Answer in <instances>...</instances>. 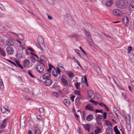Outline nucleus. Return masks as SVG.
Instances as JSON below:
<instances>
[{"label": "nucleus", "mask_w": 134, "mask_h": 134, "mask_svg": "<svg viewBox=\"0 0 134 134\" xmlns=\"http://www.w3.org/2000/svg\"><path fill=\"white\" fill-rule=\"evenodd\" d=\"M37 41L39 43H41L45 47L43 38L42 36H40L38 37L37 38Z\"/></svg>", "instance_id": "11"}, {"label": "nucleus", "mask_w": 134, "mask_h": 134, "mask_svg": "<svg viewBox=\"0 0 134 134\" xmlns=\"http://www.w3.org/2000/svg\"><path fill=\"white\" fill-rule=\"evenodd\" d=\"M97 104H98L99 105H100L101 107L104 106V105H105V104H104L101 102L100 103H99L97 102Z\"/></svg>", "instance_id": "47"}, {"label": "nucleus", "mask_w": 134, "mask_h": 134, "mask_svg": "<svg viewBox=\"0 0 134 134\" xmlns=\"http://www.w3.org/2000/svg\"><path fill=\"white\" fill-rule=\"evenodd\" d=\"M126 128L128 131H130L131 129V126L130 123H128L126 125Z\"/></svg>", "instance_id": "31"}, {"label": "nucleus", "mask_w": 134, "mask_h": 134, "mask_svg": "<svg viewBox=\"0 0 134 134\" xmlns=\"http://www.w3.org/2000/svg\"><path fill=\"white\" fill-rule=\"evenodd\" d=\"M36 46L38 47V48H40L41 49V50L42 51L43 50V48L38 43H37L36 44Z\"/></svg>", "instance_id": "40"}, {"label": "nucleus", "mask_w": 134, "mask_h": 134, "mask_svg": "<svg viewBox=\"0 0 134 134\" xmlns=\"http://www.w3.org/2000/svg\"><path fill=\"white\" fill-rule=\"evenodd\" d=\"M34 134H41V132L40 131V130L38 128L35 127H34Z\"/></svg>", "instance_id": "19"}, {"label": "nucleus", "mask_w": 134, "mask_h": 134, "mask_svg": "<svg viewBox=\"0 0 134 134\" xmlns=\"http://www.w3.org/2000/svg\"><path fill=\"white\" fill-rule=\"evenodd\" d=\"M37 118L39 120H41L42 119V118L40 115H38L37 116Z\"/></svg>", "instance_id": "53"}, {"label": "nucleus", "mask_w": 134, "mask_h": 134, "mask_svg": "<svg viewBox=\"0 0 134 134\" xmlns=\"http://www.w3.org/2000/svg\"><path fill=\"white\" fill-rule=\"evenodd\" d=\"M52 83V80L50 79H47L45 81L44 84L46 86H49Z\"/></svg>", "instance_id": "14"}, {"label": "nucleus", "mask_w": 134, "mask_h": 134, "mask_svg": "<svg viewBox=\"0 0 134 134\" xmlns=\"http://www.w3.org/2000/svg\"><path fill=\"white\" fill-rule=\"evenodd\" d=\"M102 115H99L98 116L96 119L98 120H101L102 119Z\"/></svg>", "instance_id": "43"}, {"label": "nucleus", "mask_w": 134, "mask_h": 134, "mask_svg": "<svg viewBox=\"0 0 134 134\" xmlns=\"http://www.w3.org/2000/svg\"><path fill=\"white\" fill-rule=\"evenodd\" d=\"M113 13L115 16H120L121 15L122 13L121 11L118 9H115L113 11Z\"/></svg>", "instance_id": "4"}, {"label": "nucleus", "mask_w": 134, "mask_h": 134, "mask_svg": "<svg viewBox=\"0 0 134 134\" xmlns=\"http://www.w3.org/2000/svg\"><path fill=\"white\" fill-rule=\"evenodd\" d=\"M7 45L13 46L14 44V42L12 40L8 39L6 42Z\"/></svg>", "instance_id": "13"}, {"label": "nucleus", "mask_w": 134, "mask_h": 134, "mask_svg": "<svg viewBox=\"0 0 134 134\" xmlns=\"http://www.w3.org/2000/svg\"><path fill=\"white\" fill-rule=\"evenodd\" d=\"M93 117V115L92 114H90L87 117L86 119L88 121H90L92 119Z\"/></svg>", "instance_id": "20"}, {"label": "nucleus", "mask_w": 134, "mask_h": 134, "mask_svg": "<svg viewBox=\"0 0 134 134\" xmlns=\"http://www.w3.org/2000/svg\"><path fill=\"white\" fill-rule=\"evenodd\" d=\"M85 31L86 32L85 33V34L86 36V39H90V38H91V36L90 33L88 32V31H87L86 30H85Z\"/></svg>", "instance_id": "22"}, {"label": "nucleus", "mask_w": 134, "mask_h": 134, "mask_svg": "<svg viewBox=\"0 0 134 134\" xmlns=\"http://www.w3.org/2000/svg\"><path fill=\"white\" fill-rule=\"evenodd\" d=\"M61 81L64 86L67 87L68 86V82L64 78L62 77L61 78Z\"/></svg>", "instance_id": "17"}, {"label": "nucleus", "mask_w": 134, "mask_h": 134, "mask_svg": "<svg viewBox=\"0 0 134 134\" xmlns=\"http://www.w3.org/2000/svg\"><path fill=\"white\" fill-rule=\"evenodd\" d=\"M97 122L99 125H101L102 124V122H101V120H97L96 119Z\"/></svg>", "instance_id": "38"}, {"label": "nucleus", "mask_w": 134, "mask_h": 134, "mask_svg": "<svg viewBox=\"0 0 134 134\" xmlns=\"http://www.w3.org/2000/svg\"><path fill=\"white\" fill-rule=\"evenodd\" d=\"M131 8H134V5H132V4H130L129 5V9L130 10H131Z\"/></svg>", "instance_id": "44"}, {"label": "nucleus", "mask_w": 134, "mask_h": 134, "mask_svg": "<svg viewBox=\"0 0 134 134\" xmlns=\"http://www.w3.org/2000/svg\"><path fill=\"white\" fill-rule=\"evenodd\" d=\"M96 71L98 74H101L100 69L99 67H97L96 68Z\"/></svg>", "instance_id": "35"}, {"label": "nucleus", "mask_w": 134, "mask_h": 134, "mask_svg": "<svg viewBox=\"0 0 134 134\" xmlns=\"http://www.w3.org/2000/svg\"><path fill=\"white\" fill-rule=\"evenodd\" d=\"M112 4V1L110 0V1H108L106 2L105 4L108 7L110 6Z\"/></svg>", "instance_id": "24"}, {"label": "nucleus", "mask_w": 134, "mask_h": 134, "mask_svg": "<svg viewBox=\"0 0 134 134\" xmlns=\"http://www.w3.org/2000/svg\"><path fill=\"white\" fill-rule=\"evenodd\" d=\"M74 116L76 118V119L77 120H78V118H79V116L76 113H74Z\"/></svg>", "instance_id": "52"}, {"label": "nucleus", "mask_w": 134, "mask_h": 134, "mask_svg": "<svg viewBox=\"0 0 134 134\" xmlns=\"http://www.w3.org/2000/svg\"><path fill=\"white\" fill-rule=\"evenodd\" d=\"M68 75L69 77H73L74 74L72 72H70L69 73V74H68Z\"/></svg>", "instance_id": "49"}, {"label": "nucleus", "mask_w": 134, "mask_h": 134, "mask_svg": "<svg viewBox=\"0 0 134 134\" xmlns=\"http://www.w3.org/2000/svg\"><path fill=\"white\" fill-rule=\"evenodd\" d=\"M0 54L4 57H5L6 55L5 52L4 50H2L1 48L0 49Z\"/></svg>", "instance_id": "26"}, {"label": "nucleus", "mask_w": 134, "mask_h": 134, "mask_svg": "<svg viewBox=\"0 0 134 134\" xmlns=\"http://www.w3.org/2000/svg\"><path fill=\"white\" fill-rule=\"evenodd\" d=\"M30 63L29 60L28 59H26L23 62V66L25 67L28 68L29 66V64Z\"/></svg>", "instance_id": "7"}, {"label": "nucleus", "mask_w": 134, "mask_h": 134, "mask_svg": "<svg viewBox=\"0 0 134 134\" xmlns=\"http://www.w3.org/2000/svg\"><path fill=\"white\" fill-rule=\"evenodd\" d=\"M30 59L32 62H34L36 61L35 57L33 56H32L31 57Z\"/></svg>", "instance_id": "41"}, {"label": "nucleus", "mask_w": 134, "mask_h": 134, "mask_svg": "<svg viewBox=\"0 0 134 134\" xmlns=\"http://www.w3.org/2000/svg\"><path fill=\"white\" fill-rule=\"evenodd\" d=\"M5 106H6L5 107H5L4 109H5V112H6V111H8L9 112H10V110L8 109L7 108L8 107L6 105Z\"/></svg>", "instance_id": "59"}, {"label": "nucleus", "mask_w": 134, "mask_h": 134, "mask_svg": "<svg viewBox=\"0 0 134 134\" xmlns=\"http://www.w3.org/2000/svg\"><path fill=\"white\" fill-rule=\"evenodd\" d=\"M114 130L115 134H121L116 126H115L114 127Z\"/></svg>", "instance_id": "23"}, {"label": "nucleus", "mask_w": 134, "mask_h": 134, "mask_svg": "<svg viewBox=\"0 0 134 134\" xmlns=\"http://www.w3.org/2000/svg\"><path fill=\"white\" fill-rule=\"evenodd\" d=\"M105 124L107 126H112L111 123L110 122L106 120H105Z\"/></svg>", "instance_id": "30"}, {"label": "nucleus", "mask_w": 134, "mask_h": 134, "mask_svg": "<svg viewBox=\"0 0 134 134\" xmlns=\"http://www.w3.org/2000/svg\"><path fill=\"white\" fill-rule=\"evenodd\" d=\"M79 48L82 51V52L83 53V54L86 55V54L85 52L84 51L82 48L81 47H79Z\"/></svg>", "instance_id": "56"}, {"label": "nucleus", "mask_w": 134, "mask_h": 134, "mask_svg": "<svg viewBox=\"0 0 134 134\" xmlns=\"http://www.w3.org/2000/svg\"><path fill=\"white\" fill-rule=\"evenodd\" d=\"M16 57L18 58H20L22 57V55L21 53H18L16 55Z\"/></svg>", "instance_id": "39"}, {"label": "nucleus", "mask_w": 134, "mask_h": 134, "mask_svg": "<svg viewBox=\"0 0 134 134\" xmlns=\"http://www.w3.org/2000/svg\"><path fill=\"white\" fill-rule=\"evenodd\" d=\"M7 53L9 54H12L13 53V48L10 47L8 46L6 49Z\"/></svg>", "instance_id": "6"}, {"label": "nucleus", "mask_w": 134, "mask_h": 134, "mask_svg": "<svg viewBox=\"0 0 134 134\" xmlns=\"http://www.w3.org/2000/svg\"><path fill=\"white\" fill-rule=\"evenodd\" d=\"M81 96L79 93L77 95V97L76 98L75 101L77 103V104H80V99H81Z\"/></svg>", "instance_id": "9"}, {"label": "nucleus", "mask_w": 134, "mask_h": 134, "mask_svg": "<svg viewBox=\"0 0 134 134\" xmlns=\"http://www.w3.org/2000/svg\"><path fill=\"white\" fill-rule=\"evenodd\" d=\"M82 125L83 126V127L85 128V130H86L88 132L89 131L91 127L89 124H86L84 125L82 124Z\"/></svg>", "instance_id": "16"}, {"label": "nucleus", "mask_w": 134, "mask_h": 134, "mask_svg": "<svg viewBox=\"0 0 134 134\" xmlns=\"http://www.w3.org/2000/svg\"><path fill=\"white\" fill-rule=\"evenodd\" d=\"M28 74L30 76L32 77H34V76L31 74V73L30 71H28Z\"/></svg>", "instance_id": "58"}, {"label": "nucleus", "mask_w": 134, "mask_h": 134, "mask_svg": "<svg viewBox=\"0 0 134 134\" xmlns=\"http://www.w3.org/2000/svg\"><path fill=\"white\" fill-rule=\"evenodd\" d=\"M89 101L90 102H91V103H92L94 104H95L96 105L97 103V102H96V101L93 100H89Z\"/></svg>", "instance_id": "48"}, {"label": "nucleus", "mask_w": 134, "mask_h": 134, "mask_svg": "<svg viewBox=\"0 0 134 134\" xmlns=\"http://www.w3.org/2000/svg\"><path fill=\"white\" fill-rule=\"evenodd\" d=\"M60 70L58 68H57V70L55 69L52 71V74L54 76L56 77L58 76V75H60Z\"/></svg>", "instance_id": "3"}, {"label": "nucleus", "mask_w": 134, "mask_h": 134, "mask_svg": "<svg viewBox=\"0 0 134 134\" xmlns=\"http://www.w3.org/2000/svg\"><path fill=\"white\" fill-rule=\"evenodd\" d=\"M44 109L43 108L41 107L39 108V111L40 113H42L43 112Z\"/></svg>", "instance_id": "51"}, {"label": "nucleus", "mask_w": 134, "mask_h": 134, "mask_svg": "<svg viewBox=\"0 0 134 134\" xmlns=\"http://www.w3.org/2000/svg\"><path fill=\"white\" fill-rule=\"evenodd\" d=\"M45 58V57L43 55H41L40 58V59L41 61H43L44 60Z\"/></svg>", "instance_id": "36"}, {"label": "nucleus", "mask_w": 134, "mask_h": 134, "mask_svg": "<svg viewBox=\"0 0 134 134\" xmlns=\"http://www.w3.org/2000/svg\"><path fill=\"white\" fill-rule=\"evenodd\" d=\"M102 110H99V109H96L95 110V113H102Z\"/></svg>", "instance_id": "50"}, {"label": "nucleus", "mask_w": 134, "mask_h": 134, "mask_svg": "<svg viewBox=\"0 0 134 134\" xmlns=\"http://www.w3.org/2000/svg\"><path fill=\"white\" fill-rule=\"evenodd\" d=\"M52 70V69L51 68L49 67V68L48 69H47L46 72H49L50 73L51 71V70Z\"/></svg>", "instance_id": "62"}, {"label": "nucleus", "mask_w": 134, "mask_h": 134, "mask_svg": "<svg viewBox=\"0 0 134 134\" xmlns=\"http://www.w3.org/2000/svg\"><path fill=\"white\" fill-rule=\"evenodd\" d=\"M0 87L1 88H3V83L2 80L0 79Z\"/></svg>", "instance_id": "37"}, {"label": "nucleus", "mask_w": 134, "mask_h": 134, "mask_svg": "<svg viewBox=\"0 0 134 134\" xmlns=\"http://www.w3.org/2000/svg\"><path fill=\"white\" fill-rule=\"evenodd\" d=\"M8 61L10 62V63H11L12 64H13V65H14L15 66H16V64L14 62L10 60H8Z\"/></svg>", "instance_id": "60"}, {"label": "nucleus", "mask_w": 134, "mask_h": 134, "mask_svg": "<svg viewBox=\"0 0 134 134\" xmlns=\"http://www.w3.org/2000/svg\"><path fill=\"white\" fill-rule=\"evenodd\" d=\"M88 96L91 99H94L95 98V96L93 92L90 90H88L87 91Z\"/></svg>", "instance_id": "5"}, {"label": "nucleus", "mask_w": 134, "mask_h": 134, "mask_svg": "<svg viewBox=\"0 0 134 134\" xmlns=\"http://www.w3.org/2000/svg\"><path fill=\"white\" fill-rule=\"evenodd\" d=\"M75 51L77 54L81 58H82V55L80 54L78 52L79 50L77 49H75Z\"/></svg>", "instance_id": "42"}, {"label": "nucleus", "mask_w": 134, "mask_h": 134, "mask_svg": "<svg viewBox=\"0 0 134 134\" xmlns=\"http://www.w3.org/2000/svg\"><path fill=\"white\" fill-rule=\"evenodd\" d=\"M18 38L21 40H23L24 39V37L23 35L21 34H20L19 35H16Z\"/></svg>", "instance_id": "25"}, {"label": "nucleus", "mask_w": 134, "mask_h": 134, "mask_svg": "<svg viewBox=\"0 0 134 134\" xmlns=\"http://www.w3.org/2000/svg\"><path fill=\"white\" fill-rule=\"evenodd\" d=\"M16 1L20 4H22L23 3V1L21 0H16Z\"/></svg>", "instance_id": "57"}, {"label": "nucleus", "mask_w": 134, "mask_h": 134, "mask_svg": "<svg viewBox=\"0 0 134 134\" xmlns=\"http://www.w3.org/2000/svg\"><path fill=\"white\" fill-rule=\"evenodd\" d=\"M122 96L125 99L126 98V95L124 93H122Z\"/></svg>", "instance_id": "64"}, {"label": "nucleus", "mask_w": 134, "mask_h": 134, "mask_svg": "<svg viewBox=\"0 0 134 134\" xmlns=\"http://www.w3.org/2000/svg\"><path fill=\"white\" fill-rule=\"evenodd\" d=\"M126 123H130V117L129 116H127L125 117Z\"/></svg>", "instance_id": "27"}, {"label": "nucleus", "mask_w": 134, "mask_h": 134, "mask_svg": "<svg viewBox=\"0 0 134 134\" xmlns=\"http://www.w3.org/2000/svg\"><path fill=\"white\" fill-rule=\"evenodd\" d=\"M83 78L84 79V81H83V82L85 83H87V81L86 77V76H84L83 77Z\"/></svg>", "instance_id": "54"}, {"label": "nucleus", "mask_w": 134, "mask_h": 134, "mask_svg": "<svg viewBox=\"0 0 134 134\" xmlns=\"http://www.w3.org/2000/svg\"><path fill=\"white\" fill-rule=\"evenodd\" d=\"M85 109H86L89 110L93 111L94 110L93 106H92V104H87L85 106Z\"/></svg>", "instance_id": "10"}, {"label": "nucleus", "mask_w": 134, "mask_h": 134, "mask_svg": "<svg viewBox=\"0 0 134 134\" xmlns=\"http://www.w3.org/2000/svg\"><path fill=\"white\" fill-rule=\"evenodd\" d=\"M63 102L66 106H68L69 105L70 103V101L68 99H64L63 100Z\"/></svg>", "instance_id": "18"}, {"label": "nucleus", "mask_w": 134, "mask_h": 134, "mask_svg": "<svg viewBox=\"0 0 134 134\" xmlns=\"http://www.w3.org/2000/svg\"><path fill=\"white\" fill-rule=\"evenodd\" d=\"M127 4V3L126 1H122L118 2V3L117 4V5L119 8L123 9L125 8Z\"/></svg>", "instance_id": "1"}, {"label": "nucleus", "mask_w": 134, "mask_h": 134, "mask_svg": "<svg viewBox=\"0 0 134 134\" xmlns=\"http://www.w3.org/2000/svg\"><path fill=\"white\" fill-rule=\"evenodd\" d=\"M101 130V129L99 128L98 129L95 130L94 131V133L95 134H98L100 132Z\"/></svg>", "instance_id": "32"}, {"label": "nucleus", "mask_w": 134, "mask_h": 134, "mask_svg": "<svg viewBox=\"0 0 134 134\" xmlns=\"http://www.w3.org/2000/svg\"><path fill=\"white\" fill-rule=\"evenodd\" d=\"M75 97V96H71L70 99L72 102L74 101V99Z\"/></svg>", "instance_id": "61"}, {"label": "nucleus", "mask_w": 134, "mask_h": 134, "mask_svg": "<svg viewBox=\"0 0 134 134\" xmlns=\"http://www.w3.org/2000/svg\"><path fill=\"white\" fill-rule=\"evenodd\" d=\"M122 22L124 25L127 26L129 23L128 18L126 17H124L122 19Z\"/></svg>", "instance_id": "15"}, {"label": "nucleus", "mask_w": 134, "mask_h": 134, "mask_svg": "<svg viewBox=\"0 0 134 134\" xmlns=\"http://www.w3.org/2000/svg\"><path fill=\"white\" fill-rule=\"evenodd\" d=\"M87 41L89 44L90 46H92L93 44V42L92 39L91 38L89 39H87Z\"/></svg>", "instance_id": "29"}, {"label": "nucleus", "mask_w": 134, "mask_h": 134, "mask_svg": "<svg viewBox=\"0 0 134 134\" xmlns=\"http://www.w3.org/2000/svg\"><path fill=\"white\" fill-rule=\"evenodd\" d=\"M109 116L112 118H113L114 116L113 114L111 113V112H110L109 113Z\"/></svg>", "instance_id": "55"}, {"label": "nucleus", "mask_w": 134, "mask_h": 134, "mask_svg": "<svg viewBox=\"0 0 134 134\" xmlns=\"http://www.w3.org/2000/svg\"><path fill=\"white\" fill-rule=\"evenodd\" d=\"M72 59H74V61L75 62L77 63L78 61V60H77L74 57H73Z\"/></svg>", "instance_id": "63"}, {"label": "nucleus", "mask_w": 134, "mask_h": 134, "mask_svg": "<svg viewBox=\"0 0 134 134\" xmlns=\"http://www.w3.org/2000/svg\"><path fill=\"white\" fill-rule=\"evenodd\" d=\"M15 62L16 63V64L19 67H20L21 69H23V67L19 63V62L17 61L16 60Z\"/></svg>", "instance_id": "34"}, {"label": "nucleus", "mask_w": 134, "mask_h": 134, "mask_svg": "<svg viewBox=\"0 0 134 134\" xmlns=\"http://www.w3.org/2000/svg\"><path fill=\"white\" fill-rule=\"evenodd\" d=\"M39 63L42 64L43 65L40 64L38 65L36 67V69L37 71L40 74H41L43 72L44 70L43 66H45L42 63L39 62Z\"/></svg>", "instance_id": "2"}, {"label": "nucleus", "mask_w": 134, "mask_h": 134, "mask_svg": "<svg viewBox=\"0 0 134 134\" xmlns=\"http://www.w3.org/2000/svg\"><path fill=\"white\" fill-rule=\"evenodd\" d=\"M80 83H79L77 82L75 84V86L76 87V88L77 89H79L80 88L79 87V86H80Z\"/></svg>", "instance_id": "33"}, {"label": "nucleus", "mask_w": 134, "mask_h": 134, "mask_svg": "<svg viewBox=\"0 0 134 134\" xmlns=\"http://www.w3.org/2000/svg\"><path fill=\"white\" fill-rule=\"evenodd\" d=\"M4 108L5 107H3L2 108V107L1 108V110L2 113H5V111Z\"/></svg>", "instance_id": "45"}, {"label": "nucleus", "mask_w": 134, "mask_h": 134, "mask_svg": "<svg viewBox=\"0 0 134 134\" xmlns=\"http://www.w3.org/2000/svg\"><path fill=\"white\" fill-rule=\"evenodd\" d=\"M103 119L102 118L101 120V121H104L105 120L104 119H106V118L107 113L105 112H104L103 113Z\"/></svg>", "instance_id": "28"}, {"label": "nucleus", "mask_w": 134, "mask_h": 134, "mask_svg": "<svg viewBox=\"0 0 134 134\" xmlns=\"http://www.w3.org/2000/svg\"><path fill=\"white\" fill-rule=\"evenodd\" d=\"M45 73L42 76V77L44 79L49 77L51 75L50 73L45 71Z\"/></svg>", "instance_id": "8"}, {"label": "nucleus", "mask_w": 134, "mask_h": 134, "mask_svg": "<svg viewBox=\"0 0 134 134\" xmlns=\"http://www.w3.org/2000/svg\"><path fill=\"white\" fill-rule=\"evenodd\" d=\"M8 118L5 119L3 121V124L1 126V129H3L7 125V123H6V121L7 120Z\"/></svg>", "instance_id": "12"}, {"label": "nucleus", "mask_w": 134, "mask_h": 134, "mask_svg": "<svg viewBox=\"0 0 134 134\" xmlns=\"http://www.w3.org/2000/svg\"><path fill=\"white\" fill-rule=\"evenodd\" d=\"M132 50V47L131 46H129L127 48V53H129Z\"/></svg>", "instance_id": "46"}, {"label": "nucleus", "mask_w": 134, "mask_h": 134, "mask_svg": "<svg viewBox=\"0 0 134 134\" xmlns=\"http://www.w3.org/2000/svg\"><path fill=\"white\" fill-rule=\"evenodd\" d=\"M113 130L111 128H107L106 130V134H113L112 131Z\"/></svg>", "instance_id": "21"}]
</instances>
